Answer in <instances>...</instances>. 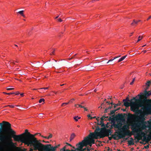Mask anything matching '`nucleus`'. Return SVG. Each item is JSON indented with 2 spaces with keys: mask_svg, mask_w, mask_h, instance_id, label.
I'll list each match as a JSON object with an SVG mask.
<instances>
[{
  "mask_svg": "<svg viewBox=\"0 0 151 151\" xmlns=\"http://www.w3.org/2000/svg\"><path fill=\"white\" fill-rule=\"evenodd\" d=\"M8 133H10V134L16 133L11 128L10 123L3 121L0 123V151H12L11 147H15V144L12 139L9 142H6L9 139L7 135Z\"/></svg>",
  "mask_w": 151,
  "mask_h": 151,
  "instance_id": "obj_1",
  "label": "nucleus"
},
{
  "mask_svg": "<svg viewBox=\"0 0 151 151\" xmlns=\"http://www.w3.org/2000/svg\"><path fill=\"white\" fill-rule=\"evenodd\" d=\"M139 118L140 119L139 121H137L130 125L132 132L139 133L135 137L138 140L137 142H138L139 140L141 139L143 136H145V134L142 132V130L146 129L147 127L146 125V122L145 121L144 116L140 115Z\"/></svg>",
  "mask_w": 151,
  "mask_h": 151,
  "instance_id": "obj_2",
  "label": "nucleus"
},
{
  "mask_svg": "<svg viewBox=\"0 0 151 151\" xmlns=\"http://www.w3.org/2000/svg\"><path fill=\"white\" fill-rule=\"evenodd\" d=\"M15 134H11V137L13 138L14 140L18 142H21L24 144H27L29 142L31 144L32 143H35L36 142L37 138L35 136L37 134L41 136L40 133H37L34 135L28 132L27 129L25 130V132L20 135H16Z\"/></svg>",
  "mask_w": 151,
  "mask_h": 151,
  "instance_id": "obj_3",
  "label": "nucleus"
},
{
  "mask_svg": "<svg viewBox=\"0 0 151 151\" xmlns=\"http://www.w3.org/2000/svg\"><path fill=\"white\" fill-rule=\"evenodd\" d=\"M139 96V98L136 99V97H133V99L135 100V102L131 101L132 105L131 106V110L134 112L136 115L137 116V118L140 121L139 117L140 115L144 116V115L142 114V108L143 106L144 103V100L142 99V96L139 94L138 95Z\"/></svg>",
  "mask_w": 151,
  "mask_h": 151,
  "instance_id": "obj_4",
  "label": "nucleus"
},
{
  "mask_svg": "<svg viewBox=\"0 0 151 151\" xmlns=\"http://www.w3.org/2000/svg\"><path fill=\"white\" fill-rule=\"evenodd\" d=\"M112 133L110 129H106L105 127H102L100 129L99 127L96 128L95 131L96 136L99 137L100 138H103L105 137L111 135Z\"/></svg>",
  "mask_w": 151,
  "mask_h": 151,
  "instance_id": "obj_5",
  "label": "nucleus"
},
{
  "mask_svg": "<svg viewBox=\"0 0 151 151\" xmlns=\"http://www.w3.org/2000/svg\"><path fill=\"white\" fill-rule=\"evenodd\" d=\"M96 136L95 133H90L89 134L84 138L82 141L86 146L88 145L90 147H91L92 144L95 143V140L94 138L97 139V137Z\"/></svg>",
  "mask_w": 151,
  "mask_h": 151,
  "instance_id": "obj_6",
  "label": "nucleus"
},
{
  "mask_svg": "<svg viewBox=\"0 0 151 151\" xmlns=\"http://www.w3.org/2000/svg\"><path fill=\"white\" fill-rule=\"evenodd\" d=\"M36 142L35 143H34L31 144L29 142L27 144H25L27 145V146L33 147V148H30L29 151H34V150H38V151H44L43 150V144L41 142V140L37 139H36Z\"/></svg>",
  "mask_w": 151,
  "mask_h": 151,
  "instance_id": "obj_7",
  "label": "nucleus"
},
{
  "mask_svg": "<svg viewBox=\"0 0 151 151\" xmlns=\"http://www.w3.org/2000/svg\"><path fill=\"white\" fill-rule=\"evenodd\" d=\"M115 133H116L118 134V139L124 138L126 136H131L132 135L130 131L128 130L125 131H123L121 130L120 132H116Z\"/></svg>",
  "mask_w": 151,
  "mask_h": 151,
  "instance_id": "obj_8",
  "label": "nucleus"
},
{
  "mask_svg": "<svg viewBox=\"0 0 151 151\" xmlns=\"http://www.w3.org/2000/svg\"><path fill=\"white\" fill-rule=\"evenodd\" d=\"M122 124L121 123H119L117 124L114 123L113 126L116 129H119L120 128L121 130L123 131H125L126 130H129V129L130 125L129 124H126L124 125L122 128H121Z\"/></svg>",
  "mask_w": 151,
  "mask_h": 151,
  "instance_id": "obj_9",
  "label": "nucleus"
},
{
  "mask_svg": "<svg viewBox=\"0 0 151 151\" xmlns=\"http://www.w3.org/2000/svg\"><path fill=\"white\" fill-rule=\"evenodd\" d=\"M76 146L77 147L76 148H75V147H73V149H75L74 150H76V151H86V150H87V147L84 149L83 148L84 146L86 147V146L82 141L77 144Z\"/></svg>",
  "mask_w": 151,
  "mask_h": 151,
  "instance_id": "obj_10",
  "label": "nucleus"
},
{
  "mask_svg": "<svg viewBox=\"0 0 151 151\" xmlns=\"http://www.w3.org/2000/svg\"><path fill=\"white\" fill-rule=\"evenodd\" d=\"M43 147L44 151H55L58 148L56 146L54 147L51 146V144H43Z\"/></svg>",
  "mask_w": 151,
  "mask_h": 151,
  "instance_id": "obj_11",
  "label": "nucleus"
},
{
  "mask_svg": "<svg viewBox=\"0 0 151 151\" xmlns=\"http://www.w3.org/2000/svg\"><path fill=\"white\" fill-rule=\"evenodd\" d=\"M123 116L121 114L120 115L119 114H118L116 115L115 116L114 118H112L111 116L109 117L108 119H105V120L107 121V120H109V121H113L114 120H120L122 118Z\"/></svg>",
  "mask_w": 151,
  "mask_h": 151,
  "instance_id": "obj_12",
  "label": "nucleus"
},
{
  "mask_svg": "<svg viewBox=\"0 0 151 151\" xmlns=\"http://www.w3.org/2000/svg\"><path fill=\"white\" fill-rule=\"evenodd\" d=\"M143 110L146 111L148 114H151V105H148L147 106H143L142 108Z\"/></svg>",
  "mask_w": 151,
  "mask_h": 151,
  "instance_id": "obj_13",
  "label": "nucleus"
},
{
  "mask_svg": "<svg viewBox=\"0 0 151 151\" xmlns=\"http://www.w3.org/2000/svg\"><path fill=\"white\" fill-rule=\"evenodd\" d=\"M142 93L143 96L145 98V99L143 100L144 101L145 100L147 101L148 100L146 99L147 98L151 95V92L150 91H147L146 90H145L144 92V93Z\"/></svg>",
  "mask_w": 151,
  "mask_h": 151,
  "instance_id": "obj_14",
  "label": "nucleus"
},
{
  "mask_svg": "<svg viewBox=\"0 0 151 151\" xmlns=\"http://www.w3.org/2000/svg\"><path fill=\"white\" fill-rule=\"evenodd\" d=\"M133 98L132 99H131L129 101L130 102H129V101H123L124 102V105L126 106V107H128L129 106H130V108H131V106L132 105V104H131V101H133L134 100L135 101V100L133 99Z\"/></svg>",
  "mask_w": 151,
  "mask_h": 151,
  "instance_id": "obj_15",
  "label": "nucleus"
},
{
  "mask_svg": "<svg viewBox=\"0 0 151 151\" xmlns=\"http://www.w3.org/2000/svg\"><path fill=\"white\" fill-rule=\"evenodd\" d=\"M67 146H68L67 145H65L63 148L60 149V151H76V150H70L68 149Z\"/></svg>",
  "mask_w": 151,
  "mask_h": 151,
  "instance_id": "obj_16",
  "label": "nucleus"
},
{
  "mask_svg": "<svg viewBox=\"0 0 151 151\" xmlns=\"http://www.w3.org/2000/svg\"><path fill=\"white\" fill-rule=\"evenodd\" d=\"M138 23V22L134 19L133 20L132 22L131 23V25L133 26H136L137 24Z\"/></svg>",
  "mask_w": 151,
  "mask_h": 151,
  "instance_id": "obj_17",
  "label": "nucleus"
},
{
  "mask_svg": "<svg viewBox=\"0 0 151 151\" xmlns=\"http://www.w3.org/2000/svg\"><path fill=\"white\" fill-rule=\"evenodd\" d=\"M116 111L115 110L111 111L110 113L109 114V115H112V116H114L115 114V113Z\"/></svg>",
  "mask_w": 151,
  "mask_h": 151,
  "instance_id": "obj_18",
  "label": "nucleus"
},
{
  "mask_svg": "<svg viewBox=\"0 0 151 151\" xmlns=\"http://www.w3.org/2000/svg\"><path fill=\"white\" fill-rule=\"evenodd\" d=\"M16 147L18 151H26L27 150V149L25 148H24L22 149L19 147Z\"/></svg>",
  "mask_w": 151,
  "mask_h": 151,
  "instance_id": "obj_19",
  "label": "nucleus"
},
{
  "mask_svg": "<svg viewBox=\"0 0 151 151\" xmlns=\"http://www.w3.org/2000/svg\"><path fill=\"white\" fill-rule=\"evenodd\" d=\"M115 134H113L111 135V136H112L113 138L115 140H117L118 139H117L116 138V137L118 136V134H116V133H115Z\"/></svg>",
  "mask_w": 151,
  "mask_h": 151,
  "instance_id": "obj_20",
  "label": "nucleus"
},
{
  "mask_svg": "<svg viewBox=\"0 0 151 151\" xmlns=\"http://www.w3.org/2000/svg\"><path fill=\"white\" fill-rule=\"evenodd\" d=\"M122 104V103L121 102L119 101L118 103L117 104H114V108H115L116 106H121Z\"/></svg>",
  "mask_w": 151,
  "mask_h": 151,
  "instance_id": "obj_21",
  "label": "nucleus"
},
{
  "mask_svg": "<svg viewBox=\"0 0 151 151\" xmlns=\"http://www.w3.org/2000/svg\"><path fill=\"white\" fill-rule=\"evenodd\" d=\"M97 124L101 125L102 127H105V125L104 122H100V123H99V122H97Z\"/></svg>",
  "mask_w": 151,
  "mask_h": 151,
  "instance_id": "obj_22",
  "label": "nucleus"
},
{
  "mask_svg": "<svg viewBox=\"0 0 151 151\" xmlns=\"http://www.w3.org/2000/svg\"><path fill=\"white\" fill-rule=\"evenodd\" d=\"M128 145H133L134 144V141L128 140Z\"/></svg>",
  "mask_w": 151,
  "mask_h": 151,
  "instance_id": "obj_23",
  "label": "nucleus"
},
{
  "mask_svg": "<svg viewBox=\"0 0 151 151\" xmlns=\"http://www.w3.org/2000/svg\"><path fill=\"white\" fill-rule=\"evenodd\" d=\"M75 137V134L74 133H72L70 137V141H71Z\"/></svg>",
  "mask_w": 151,
  "mask_h": 151,
  "instance_id": "obj_24",
  "label": "nucleus"
},
{
  "mask_svg": "<svg viewBox=\"0 0 151 151\" xmlns=\"http://www.w3.org/2000/svg\"><path fill=\"white\" fill-rule=\"evenodd\" d=\"M127 56V55H126L121 58L119 60H118V62H119L123 61L126 57Z\"/></svg>",
  "mask_w": 151,
  "mask_h": 151,
  "instance_id": "obj_25",
  "label": "nucleus"
},
{
  "mask_svg": "<svg viewBox=\"0 0 151 151\" xmlns=\"http://www.w3.org/2000/svg\"><path fill=\"white\" fill-rule=\"evenodd\" d=\"M120 56H121V55H119V56H117V57H115L113 59H111L109 60V61L107 63V64L109 63V62L113 61L115 59L120 57Z\"/></svg>",
  "mask_w": 151,
  "mask_h": 151,
  "instance_id": "obj_26",
  "label": "nucleus"
},
{
  "mask_svg": "<svg viewBox=\"0 0 151 151\" xmlns=\"http://www.w3.org/2000/svg\"><path fill=\"white\" fill-rule=\"evenodd\" d=\"M24 11L23 10L20 11L18 12V13H19L20 14H21L22 16L23 17H25V15L23 14V12Z\"/></svg>",
  "mask_w": 151,
  "mask_h": 151,
  "instance_id": "obj_27",
  "label": "nucleus"
},
{
  "mask_svg": "<svg viewBox=\"0 0 151 151\" xmlns=\"http://www.w3.org/2000/svg\"><path fill=\"white\" fill-rule=\"evenodd\" d=\"M143 141L146 142V143H148V142H147L148 141L147 138L145 136H144L143 137Z\"/></svg>",
  "mask_w": 151,
  "mask_h": 151,
  "instance_id": "obj_28",
  "label": "nucleus"
},
{
  "mask_svg": "<svg viewBox=\"0 0 151 151\" xmlns=\"http://www.w3.org/2000/svg\"><path fill=\"white\" fill-rule=\"evenodd\" d=\"M147 139H148V143L151 140V134H150V135L148 136L147 137Z\"/></svg>",
  "mask_w": 151,
  "mask_h": 151,
  "instance_id": "obj_29",
  "label": "nucleus"
},
{
  "mask_svg": "<svg viewBox=\"0 0 151 151\" xmlns=\"http://www.w3.org/2000/svg\"><path fill=\"white\" fill-rule=\"evenodd\" d=\"M150 81H148L146 83V86H150V85L151 84H150Z\"/></svg>",
  "mask_w": 151,
  "mask_h": 151,
  "instance_id": "obj_30",
  "label": "nucleus"
},
{
  "mask_svg": "<svg viewBox=\"0 0 151 151\" xmlns=\"http://www.w3.org/2000/svg\"><path fill=\"white\" fill-rule=\"evenodd\" d=\"M132 114H129L127 118L128 119H130L132 118Z\"/></svg>",
  "mask_w": 151,
  "mask_h": 151,
  "instance_id": "obj_31",
  "label": "nucleus"
},
{
  "mask_svg": "<svg viewBox=\"0 0 151 151\" xmlns=\"http://www.w3.org/2000/svg\"><path fill=\"white\" fill-rule=\"evenodd\" d=\"M77 55V54H75L74 56H72L71 58H68V59L69 60H71L72 59L74 58L75 56L76 55Z\"/></svg>",
  "mask_w": 151,
  "mask_h": 151,
  "instance_id": "obj_32",
  "label": "nucleus"
},
{
  "mask_svg": "<svg viewBox=\"0 0 151 151\" xmlns=\"http://www.w3.org/2000/svg\"><path fill=\"white\" fill-rule=\"evenodd\" d=\"M45 100L44 99H41L39 101V103H41L42 102H44Z\"/></svg>",
  "mask_w": 151,
  "mask_h": 151,
  "instance_id": "obj_33",
  "label": "nucleus"
},
{
  "mask_svg": "<svg viewBox=\"0 0 151 151\" xmlns=\"http://www.w3.org/2000/svg\"><path fill=\"white\" fill-rule=\"evenodd\" d=\"M130 101V100L129 99L128 97H127L125 99H124L123 100V101Z\"/></svg>",
  "mask_w": 151,
  "mask_h": 151,
  "instance_id": "obj_34",
  "label": "nucleus"
},
{
  "mask_svg": "<svg viewBox=\"0 0 151 151\" xmlns=\"http://www.w3.org/2000/svg\"><path fill=\"white\" fill-rule=\"evenodd\" d=\"M3 93L5 94H8V95H11L12 94H13V93H6V92H4Z\"/></svg>",
  "mask_w": 151,
  "mask_h": 151,
  "instance_id": "obj_35",
  "label": "nucleus"
},
{
  "mask_svg": "<svg viewBox=\"0 0 151 151\" xmlns=\"http://www.w3.org/2000/svg\"><path fill=\"white\" fill-rule=\"evenodd\" d=\"M94 149L90 147L88 148V147L87 148V151H90L91 150H93Z\"/></svg>",
  "mask_w": 151,
  "mask_h": 151,
  "instance_id": "obj_36",
  "label": "nucleus"
},
{
  "mask_svg": "<svg viewBox=\"0 0 151 151\" xmlns=\"http://www.w3.org/2000/svg\"><path fill=\"white\" fill-rule=\"evenodd\" d=\"M142 37H141L140 36H139L138 37V39L137 42H138L140 40H141L142 39Z\"/></svg>",
  "mask_w": 151,
  "mask_h": 151,
  "instance_id": "obj_37",
  "label": "nucleus"
},
{
  "mask_svg": "<svg viewBox=\"0 0 151 151\" xmlns=\"http://www.w3.org/2000/svg\"><path fill=\"white\" fill-rule=\"evenodd\" d=\"M149 147V145H147L146 146H145L144 147L143 149H144V148H145L146 149H148Z\"/></svg>",
  "mask_w": 151,
  "mask_h": 151,
  "instance_id": "obj_38",
  "label": "nucleus"
},
{
  "mask_svg": "<svg viewBox=\"0 0 151 151\" xmlns=\"http://www.w3.org/2000/svg\"><path fill=\"white\" fill-rule=\"evenodd\" d=\"M78 117V116H75L74 117L73 119H74L76 121H78V119H77V118Z\"/></svg>",
  "mask_w": 151,
  "mask_h": 151,
  "instance_id": "obj_39",
  "label": "nucleus"
},
{
  "mask_svg": "<svg viewBox=\"0 0 151 151\" xmlns=\"http://www.w3.org/2000/svg\"><path fill=\"white\" fill-rule=\"evenodd\" d=\"M43 114H40L38 115V116L39 118H41L43 117Z\"/></svg>",
  "mask_w": 151,
  "mask_h": 151,
  "instance_id": "obj_40",
  "label": "nucleus"
},
{
  "mask_svg": "<svg viewBox=\"0 0 151 151\" xmlns=\"http://www.w3.org/2000/svg\"><path fill=\"white\" fill-rule=\"evenodd\" d=\"M105 118H104V117H103V116H102L101 118V122H104V119Z\"/></svg>",
  "mask_w": 151,
  "mask_h": 151,
  "instance_id": "obj_41",
  "label": "nucleus"
},
{
  "mask_svg": "<svg viewBox=\"0 0 151 151\" xmlns=\"http://www.w3.org/2000/svg\"><path fill=\"white\" fill-rule=\"evenodd\" d=\"M69 102H68V103H63L62 104V105H61V106H63L64 105H67L68 104H69Z\"/></svg>",
  "mask_w": 151,
  "mask_h": 151,
  "instance_id": "obj_42",
  "label": "nucleus"
},
{
  "mask_svg": "<svg viewBox=\"0 0 151 151\" xmlns=\"http://www.w3.org/2000/svg\"><path fill=\"white\" fill-rule=\"evenodd\" d=\"M134 81H135V78H133V80H132V82L130 83V84L131 85H132L133 84Z\"/></svg>",
  "mask_w": 151,
  "mask_h": 151,
  "instance_id": "obj_43",
  "label": "nucleus"
},
{
  "mask_svg": "<svg viewBox=\"0 0 151 151\" xmlns=\"http://www.w3.org/2000/svg\"><path fill=\"white\" fill-rule=\"evenodd\" d=\"M52 134L50 133L48 137V138H50L52 137Z\"/></svg>",
  "mask_w": 151,
  "mask_h": 151,
  "instance_id": "obj_44",
  "label": "nucleus"
},
{
  "mask_svg": "<svg viewBox=\"0 0 151 151\" xmlns=\"http://www.w3.org/2000/svg\"><path fill=\"white\" fill-rule=\"evenodd\" d=\"M77 105H78V106H79V107L80 108H84V106H82L81 104H78Z\"/></svg>",
  "mask_w": 151,
  "mask_h": 151,
  "instance_id": "obj_45",
  "label": "nucleus"
},
{
  "mask_svg": "<svg viewBox=\"0 0 151 151\" xmlns=\"http://www.w3.org/2000/svg\"><path fill=\"white\" fill-rule=\"evenodd\" d=\"M6 106H9L11 108H14V106L12 105H9L5 106V107H6Z\"/></svg>",
  "mask_w": 151,
  "mask_h": 151,
  "instance_id": "obj_46",
  "label": "nucleus"
},
{
  "mask_svg": "<svg viewBox=\"0 0 151 151\" xmlns=\"http://www.w3.org/2000/svg\"><path fill=\"white\" fill-rule=\"evenodd\" d=\"M66 144L67 145V146H70L71 147H73L71 144H70L68 143H67V142L66 143Z\"/></svg>",
  "mask_w": 151,
  "mask_h": 151,
  "instance_id": "obj_47",
  "label": "nucleus"
},
{
  "mask_svg": "<svg viewBox=\"0 0 151 151\" xmlns=\"http://www.w3.org/2000/svg\"><path fill=\"white\" fill-rule=\"evenodd\" d=\"M108 138H109V140H111L112 138H113V137H112V136H111V137H109V136H108Z\"/></svg>",
  "mask_w": 151,
  "mask_h": 151,
  "instance_id": "obj_48",
  "label": "nucleus"
},
{
  "mask_svg": "<svg viewBox=\"0 0 151 151\" xmlns=\"http://www.w3.org/2000/svg\"><path fill=\"white\" fill-rule=\"evenodd\" d=\"M14 93H14V94H15L16 95H18L20 93L18 91H17ZM13 94H14V93Z\"/></svg>",
  "mask_w": 151,
  "mask_h": 151,
  "instance_id": "obj_49",
  "label": "nucleus"
},
{
  "mask_svg": "<svg viewBox=\"0 0 151 151\" xmlns=\"http://www.w3.org/2000/svg\"><path fill=\"white\" fill-rule=\"evenodd\" d=\"M58 22H61L63 21V20L61 19V18H59L58 19Z\"/></svg>",
  "mask_w": 151,
  "mask_h": 151,
  "instance_id": "obj_50",
  "label": "nucleus"
},
{
  "mask_svg": "<svg viewBox=\"0 0 151 151\" xmlns=\"http://www.w3.org/2000/svg\"><path fill=\"white\" fill-rule=\"evenodd\" d=\"M6 89L7 90H13L14 89V88H7Z\"/></svg>",
  "mask_w": 151,
  "mask_h": 151,
  "instance_id": "obj_51",
  "label": "nucleus"
},
{
  "mask_svg": "<svg viewBox=\"0 0 151 151\" xmlns=\"http://www.w3.org/2000/svg\"><path fill=\"white\" fill-rule=\"evenodd\" d=\"M101 105L102 106H106V105L104 103L101 104Z\"/></svg>",
  "mask_w": 151,
  "mask_h": 151,
  "instance_id": "obj_52",
  "label": "nucleus"
},
{
  "mask_svg": "<svg viewBox=\"0 0 151 151\" xmlns=\"http://www.w3.org/2000/svg\"><path fill=\"white\" fill-rule=\"evenodd\" d=\"M149 86H146V88L145 90L147 91L149 89Z\"/></svg>",
  "mask_w": 151,
  "mask_h": 151,
  "instance_id": "obj_53",
  "label": "nucleus"
},
{
  "mask_svg": "<svg viewBox=\"0 0 151 151\" xmlns=\"http://www.w3.org/2000/svg\"><path fill=\"white\" fill-rule=\"evenodd\" d=\"M111 101V102L110 103V104H111L112 106L113 105H114V104L113 103V102L112 100Z\"/></svg>",
  "mask_w": 151,
  "mask_h": 151,
  "instance_id": "obj_54",
  "label": "nucleus"
},
{
  "mask_svg": "<svg viewBox=\"0 0 151 151\" xmlns=\"http://www.w3.org/2000/svg\"><path fill=\"white\" fill-rule=\"evenodd\" d=\"M42 136V137H44V138H46V139H49V138H48V137H44V136Z\"/></svg>",
  "mask_w": 151,
  "mask_h": 151,
  "instance_id": "obj_55",
  "label": "nucleus"
},
{
  "mask_svg": "<svg viewBox=\"0 0 151 151\" xmlns=\"http://www.w3.org/2000/svg\"><path fill=\"white\" fill-rule=\"evenodd\" d=\"M74 100V99H72L70 100V101L69 102H73V101Z\"/></svg>",
  "mask_w": 151,
  "mask_h": 151,
  "instance_id": "obj_56",
  "label": "nucleus"
},
{
  "mask_svg": "<svg viewBox=\"0 0 151 151\" xmlns=\"http://www.w3.org/2000/svg\"><path fill=\"white\" fill-rule=\"evenodd\" d=\"M48 87H46V88H40V89H48Z\"/></svg>",
  "mask_w": 151,
  "mask_h": 151,
  "instance_id": "obj_57",
  "label": "nucleus"
},
{
  "mask_svg": "<svg viewBox=\"0 0 151 151\" xmlns=\"http://www.w3.org/2000/svg\"><path fill=\"white\" fill-rule=\"evenodd\" d=\"M108 111L106 109H105V110H104V113H106L108 111Z\"/></svg>",
  "mask_w": 151,
  "mask_h": 151,
  "instance_id": "obj_58",
  "label": "nucleus"
},
{
  "mask_svg": "<svg viewBox=\"0 0 151 151\" xmlns=\"http://www.w3.org/2000/svg\"><path fill=\"white\" fill-rule=\"evenodd\" d=\"M103 117H104V118H109V116H105V115L103 116Z\"/></svg>",
  "mask_w": 151,
  "mask_h": 151,
  "instance_id": "obj_59",
  "label": "nucleus"
},
{
  "mask_svg": "<svg viewBox=\"0 0 151 151\" xmlns=\"http://www.w3.org/2000/svg\"><path fill=\"white\" fill-rule=\"evenodd\" d=\"M112 108V106L111 105V106H109L108 107V108L109 109H111Z\"/></svg>",
  "mask_w": 151,
  "mask_h": 151,
  "instance_id": "obj_60",
  "label": "nucleus"
},
{
  "mask_svg": "<svg viewBox=\"0 0 151 151\" xmlns=\"http://www.w3.org/2000/svg\"><path fill=\"white\" fill-rule=\"evenodd\" d=\"M83 108L84 109H85V110L86 111H88V110L86 108L84 107V108Z\"/></svg>",
  "mask_w": 151,
  "mask_h": 151,
  "instance_id": "obj_61",
  "label": "nucleus"
},
{
  "mask_svg": "<svg viewBox=\"0 0 151 151\" xmlns=\"http://www.w3.org/2000/svg\"><path fill=\"white\" fill-rule=\"evenodd\" d=\"M120 109V108L119 107V108H117V109H115V110L116 111H117L119 110Z\"/></svg>",
  "mask_w": 151,
  "mask_h": 151,
  "instance_id": "obj_62",
  "label": "nucleus"
},
{
  "mask_svg": "<svg viewBox=\"0 0 151 151\" xmlns=\"http://www.w3.org/2000/svg\"><path fill=\"white\" fill-rule=\"evenodd\" d=\"M151 19V15L147 19V20H149V19Z\"/></svg>",
  "mask_w": 151,
  "mask_h": 151,
  "instance_id": "obj_63",
  "label": "nucleus"
},
{
  "mask_svg": "<svg viewBox=\"0 0 151 151\" xmlns=\"http://www.w3.org/2000/svg\"><path fill=\"white\" fill-rule=\"evenodd\" d=\"M98 90V89L97 88H96L94 90V91L95 92H96Z\"/></svg>",
  "mask_w": 151,
  "mask_h": 151,
  "instance_id": "obj_64",
  "label": "nucleus"
}]
</instances>
